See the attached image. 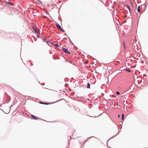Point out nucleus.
I'll return each instance as SVG.
<instances>
[{"instance_id":"obj_1","label":"nucleus","mask_w":148,"mask_h":148,"mask_svg":"<svg viewBox=\"0 0 148 148\" xmlns=\"http://www.w3.org/2000/svg\"><path fill=\"white\" fill-rule=\"evenodd\" d=\"M62 49L64 52L68 54H70V53L68 50V49H66L64 47H62Z\"/></svg>"},{"instance_id":"obj_2","label":"nucleus","mask_w":148,"mask_h":148,"mask_svg":"<svg viewBox=\"0 0 148 148\" xmlns=\"http://www.w3.org/2000/svg\"><path fill=\"white\" fill-rule=\"evenodd\" d=\"M31 117L32 118L35 120H37L38 119V118L37 117L33 115H31Z\"/></svg>"},{"instance_id":"obj_3","label":"nucleus","mask_w":148,"mask_h":148,"mask_svg":"<svg viewBox=\"0 0 148 148\" xmlns=\"http://www.w3.org/2000/svg\"><path fill=\"white\" fill-rule=\"evenodd\" d=\"M56 26L57 27V28L59 29V30H62V28H61L60 26L59 25L57 24L56 25Z\"/></svg>"},{"instance_id":"obj_4","label":"nucleus","mask_w":148,"mask_h":148,"mask_svg":"<svg viewBox=\"0 0 148 148\" xmlns=\"http://www.w3.org/2000/svg\"><path fill=\"white\" fill-rule=\"evenodd\" d=\"M126 6L127 8L129 10L130 12H131V9H130L129 6L127 5H126Z\"/></svg>"},{"instance_id":"obj_5","label":"nucleus","mask_w":148,"mask_h":148,"mask_svg":"<svg viewBox=\"0 0 148 148\" xmlns=\"http://www.w3.org/2000/svg\"><path fill=\"white\" fill-rule=\"evenodd\" d=\"M90 84H89V83H88V84H87V87L88 88H90Z\"/></svg>"},{"instance_id":"obj_6","label":"nucleus","mask_w":148,"mask_h":148,"mask_svg":"<svg viewBox=\"0 0 148 148\" xmlns=\"http://www.w3.org/2000/svg\"><path fill=\"white\" fill-rule=\"evenodd\" d=\"M124 118V114H122V120H123Z\"/></svg>"},{"instance_id":"obj_7","label":"nucleus","mask_w":148,"mask_h":148,"mask_svg":"<svg viewBox=\"0 0 148 148\" xmlns=\"http://www.w3.org/2000/svg\"><path fill=\"white\" fill-rule=\"evenodd\" d=\"M34 30L37 33H39V31L36 29H35Z\"/></svg>"},{"instance_id":"obj_8","label":"nucleus","mask_w":148,"mask_h":148,"mask_svg":"<svg viewBox=\"0 0 148 148\" xmlns=\"http://www.w3.org/2000/svg\"><path fill=\"white\" fill-rule=\"evenodd\" d=\"M125 70L126 71H127L128 72H130L131 71L130 70H129L128 69H125Z\"/></svg>"},{"instance_id":"obj_9","label":"nucleus","mask_w":148,"mask_h":148,"mask_svg":"<svg viewBox=\"0 0 148 148\" xmlns=\"http://www.w3.org/2000/svg\"><path fill=\"white\" fill-rule=\"evenodd\" d=\"M138 12H140V7L139 6L138 7Z\"/></svg>"},{"instance_id":"obj_10","label":"nucleus","mask_w":148,"mask_h":148,"mask_svg":"<svg viewBox=\"0 0 148 148\" xmlns=\"http://www.w3.org/2000/svg\"><path fill=\"white\" fill-rule=\"evenodd\" d=\"M116 94H117V95H119L120 94V92L118 91L116 92Z\"/></svg>"},{"instance_id":"obj_11","label":"nucleus","mask_w":148,"mask_h":148,"mask_svg":"<svg viewBox=\"0 0 148 148\" xmlns=\"http://www.w3.org/2000/svg\"><path fill=\"white\" fill-rule=\"evenodd\" d=\"M3 113V112L2 111H0V116Z\"/></svg>"},{"instance_id":"obj_12","label":"nucleus","mask_w":148,"mask_h":148,"mask_svg":"<svg viewBox=\"0 0 148 148\" xmlns=\"http://www.w3.org/2000/svg\"><path fill=\"white\" fill-rule=\"evenodd\" d=\"M54 45L55 46H57V47H58L59 45L58 44H54Z\"/></svg>"},{"instance_id":"obj_13","label":"nucleus","mask_w":148,"mask_h":148,"mask_svg":"<svg viewBox=\"0 0 148 148\" xmlns=\"http://www.w3.org/2000/svg\"><path fill=\"white\" fill-rule=\"evenodd\" d=\"M39 103L41 104H45V103L42 102H39Z\"/></svg>"},{"instance_id":"obj_14","label":"nucleus","mask_w":148,"mask_h":148,"mask_svg":"<svg viewBox=\"0 0 148 148\" xmlns=\"http://www.w3.org/2000/svg\"><path fill=\"white\" fill-rule=\"evenodd\" d=\"M50 103H45V104H45V105H48V104H49Z\"/></svg>"},{"instance_id":"obj_15","label":"nucleus","mask_w":148,"mask_h":148,"mask_svg":"<svg viewBox=\"0 0 148 148\" xmlns=\"http://www.w3.org/2000/svg\"><path fill=\"white\" fill-rule=\"evenodd\" d=\"M62 30V32H64V30L62 29V30Z\"/></svg>"},{"instance_id":"obj_16","label":"nucleus","mask_w":148,"mask_h":148,"mask_svg":"<svg viewBox=\"0 0 148 148\" xmlns=\"http://www.w3.org/2000/svg\"><path fill=\"white\" fill-rule=\"evenodd\" d=\"M120 114H119L118 115V117H120Z\"/></svg>"}]
</instances>
